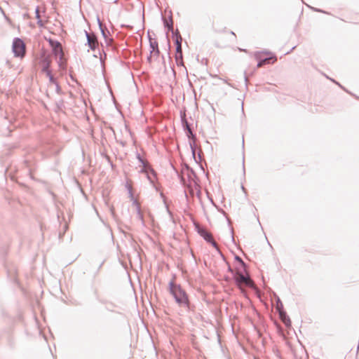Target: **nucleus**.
Masks as SVG:
<instances>
[{
  "label": "nucleus",
  "mask_w": 359,
  "mask_h": 359,
  "mask_svg": "<svg viewBox=\"0 0 359 359\" xmlns=\"http://www.w3.org/2000/svg\"><path fill=\"white\" fill-rule=\"evenodd\" d=\"M177 52L181 53H182V47L181 43L178 40H177Z\"/></svg>",
  "instance_id": "4468645a"
},
{
  "label": "nucleus",
  "mask_w": 359,
  "mask_h": 359,
  "mask_svg": "<svg viewBox=\"0 0 359 359\" xmlns=\"http://www.w3.org/2000/svg\"><path fill=\"white\" fill-rule=\"evenodd\" d=\"M170 291L179 304L188 303V297L185 292L181 288L180 286L174 284V283L171 282L170 283Z\"/></svg>",
  "instance_id": "f03ea898"
},
{
  "label": "nucleus",
  "mask_w": 359,
  "mask_h": 359,
  "mask_svg": "<svg viewBox=\"0 0 359 359\" xmlns=\"http://www.w3.org/2000/svg\"><path fill=\"white\" fill-rule=\"evenodd\" d=\"M198 233L208 242L212 243L213 245H216V243L215 242L212 233L208 231L207 229L203 228L198 229Z\"/></svg>",
  "instance_id": "6e6552de"
},
{
  "label": "nucleus",
  "mask_w": 359,
  "mask_h": 359,
  "mask_svg": "<svg viewBox=\"0 0 359 359\" xmlns=\"http://www.w3.org/2000/svg\"><path fill=\"white\" fill-rule=\"evenodd\" d=\"M6 65L9 69H11L14 74L18 75L23 71V67L20 63L17 65L13 64L11 61L8 60Z\"/></svg>",
  "instance_id": "1a4fd4ad"
},
{
  "label": "nucleus",
  "mask_w": 359,
  "mask_h": 359,
  "mask_svg": "<svg viewBox=\"0 0 359 359\" xmlns=\"http://www.w3.org/2000/svg\"><path fill=\"white\" fill-rule=\"evenodd\" d=\"M35 18L37 20V25L43 27L47 22L45 11L43 8L37 7L35 11Z\"/></svg>",
  "instance_id": "423d86ee"
},
{
  "label": "nucleus",
  "mask_w": 359,
  "mask_h": 359,
  "mask_svg": "<svg viewBox=\"0 0 359 359\" xmlns=\"http://www.w3.org/2000/svg\"><path fill=\"white\" fill-rule=\"evenodd\" d=\"M189 133L191 134V130L189 128Z\"/></svg>",
  "instance_id": "a211bd4d"
},
{
  "label": "nucleus",
  "mask_w": 359,
  "mask_h": 359,
  "mask_svg": "<svg viewBox=\"0 0 359 359\" xmlns=\"http://www.w3.org/2000/svg\"><path fill=\"white\" fill-rule=\"evenodd\" d=\"M230 34H231L234 38H236V34H235V33H234L233 32H230Z\"/></svg>",
  "instance_id": "dca6fc26"
},
{
  "label": "nucleus",
  "mask_w": 359,
  "mask_h": 359,
  "mask_svg": "<svg viewBox=\"0 0 359 359\" xmlns=\"http://www.w3.org/2000/svg\"><path fill=\"white\" fill-rule=\"evenodd\" d=\"M49 43L53 49L55 59L57 60L59 67L61 69H65L66 68V61L64 58V52L61 43L53 40H50Z\"/></svg>",
  "instance_id": "f257e3e1"
},
{
  "label": "nucleus",
  "mask_w": 359,
  "mask_h": 359,
  "mask_svg": "<svg viewBox=\"0 0 359 359\" xmlns=\"http://www.w3.org/2000/svg\"><path fill=\"white\" fill-rule=\"evenodd\" d=\"M12 50L15 57L22 59L26 53V46L23 41L19 38L15 39L12 44Z\"/></svg>",
  "instance_id": "7ed1b4c3"
},
{
  "label": "nucleus",
  "mask_w": 359,
  "mask_h": 359,
  "mask_svg": "<svg viewBox=\"0 0 359 359\" xmlns=\"http://www.w3.org/2000/svg\"><path fill=\"white\" fill-rule=\"evenodd\" d=\"M277 61V57L275 55H271L269 57L262 59L257 64V67H262L265 65L273 64Z\"/></svg>",
  "instance_id": "9b49d317"
},
{
  "label": "nucleus",
  "mask_w": 359,
  "mask_h": 359,
  "mask_svg": "<svg viewBox=\"0 0 359 359\" xmlns=\"http://www.w3.org/2000/svg\"><path fill=\"white\" fill-rule=\"evenodd\" d=\"M149 48H150V53L148 57V61L149 63H152L153 62H155L158 60L159 57V50H158V45L156 40L150 39H149Z\"/></svg>",
  "instance_id": "20e7f679"
},
{
  "label": "nucleus",
  "mask_w": 359,
  "mask_h": 359,
  "mask_svg": "<svg viewBox=\"0 0 359 359\" xmlns=\"http://www.w3.org/2000/svg\"><path fill=\"white\" fill-rule=\"evenodd\" d=\"M86 34L88 44L89 46V47L92 50H95L97 48V46H98V41H97V37L95 36V35L94 34H89L88 32H86Z\"/></svg>",
  "instance_id": "9d476101"
},
{
  "label": "nucleus",
  "mask_w": 359,
  "mask_h": 359,
  "mask_svg": "<svg viewBox=\"0 0 359 359\" xmlns=\"http://www.w3.org/2000/svg\"><path fill=\"white\" fill-rule=\"evenodd\" d=\"M126 187L128 189L129 194L132 199L133 198V182L131 180H128L126 182Z\"/></svg>",
  "instance_id": "f8f14e48"
},
{
  "label": "nucleus",
  "mask_w": 359,
  "mask_h": 359,
  "mask_svg": "<svg viewBox=\"0 0 359 359\" xmlns=\"http://www.w3.org/2000/svg\"><path fill=\"white\" fill-rule=\"evenodd\" d=\"M51 62L50 56H43L41 60L40 65L43 72H46L47 76L50 78V80H53V76L51 75V71L50 70V65Z\"/></svg>",
  "instance_id": "0eeeda50"
},
{
  "label": "nucleus",
  "mask_w": 359,
  "mask_h": 359,
  "mask_svg": "<svg viewBox=\"0 0 359 359\" xmlns=\"http://www.w3.org/2000/svg\"><path fill=\"white\" fill-rule=\"evenodd\" d=\"M134 203L137 205V208H139V203L136 200L134 199Z\"/></svg>",
  "instance_id": "2eb2a0df"
},
{
  "label": "nucleus",
  "mask_w": 359,
  "mask_h": 359,
  "mask_svg": "<svg viewBox=\"0 0 359 359\" xmlns=\"http://www.w3.org/2000/svg\"><path fill=\"white\" fill-rule=\"evenodd\" d=\"M164 25H165V26L168 27L169 30L172 29V19H170V20H168L167 19H165L164 20Z\"/></svg>",
  "instance_id": "ddd939ff"
},
{
  "label": "nucleus",
  "mask_w": 359,
  "mask_h": 359,
  "mask_svg": "<svg viewBox=\"0 0 359 359\" xmlns=\"http://www.w3.org/2000/svg\"><path fill=\"white\" fill-rule=\"evenodd\" d=\"M237 285L242 287L243 286L253 287L252 280L248 277L245 276L241 273L237 272L234 276Z\"/></svg>",
  "instance_id": "39448f33"
},
{
  "label": "nucleus",
  "mask_w": 359,
  "mask_h": 359,
  "mask_svg": "<svg viewBox=\"0 0 359 359\" xmlns=\"http://www.w3.org/2000/svg\"><path fill=\"white\" fill-rule=\"evenodd\" d=\"M264 54L266 55H270L269 53H265Z\"/></svg>",
  "instance_id": "f3484780"
}]
</instances>
